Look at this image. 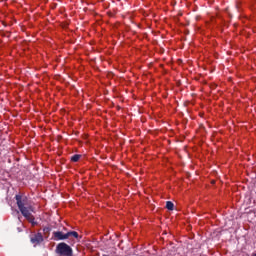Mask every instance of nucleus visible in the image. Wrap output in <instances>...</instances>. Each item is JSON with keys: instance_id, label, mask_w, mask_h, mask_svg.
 Segmentation results:
<instances>
[{"instance_id": "nucleus-8", "label": "nucleus", "mask_w": 256, "mask_h": 256, "mask_svg": "<svg viewBox=\"0 0 256 256\" xmlns=\"http://www.w3.org/2000/svg\"><path fill=\"white\" fill-rule=\"evenodd\" d=\"M81 159V155H79V154H75V155H73L72 157H71V161L73 162V163H77V161H79Z\"/></svg>"}, {"instance_id": "nucleus-5", "label": "nucleus", "mask_w": 256, "mask_h": 256, "mask_svg": "<svg viewBox=\"0 0 256 256\" xmlns=\"http://www.w3.org/2000/svg\"><path fill=\"white\" fill-rule=\"evenodd\" d=\"M31 243H33L34 245H39L40 243H43V234H41L40 232H38L37 234H34L31 238H30Z\"/></svg>"}, {"instance_id": "nucleus-9", "label": "nucleus", "mask_w": 256, "mask_h": 256, "mask_svg": "<svg viewBox=\"0 0 256 256\" xmlns=\"http://www.w3.org/2000/svg\"><path fill=\"white\" fill-rule=\"evenodd\" d=\"M43 231H44V233H50L51 232V228L45 227V228H43Z\"/></svg>"}, {"instance_id": "nucleus-7", "label": "nucleus", "mask_w": 256, "mask_h": 256, "mask_svg": "<svg viewBox=\"0 0 256 256\" xmlns=\"http://www.w3.org/2000/svg\"><path fill=\"white\" fill-rule=\"evenodd\" d=\"M166 209H168V211H173V209H175V204H173V202H171V201H167Z\"/></svg>"}, {"instance_id": "nucleus-3", "label": "nucleus", "mask_w": 256, "mask_h": 256, "mask_svg": "<svg viewBox=\"0 0 256 256\" xmlns=\"http://www.w3.org/2000/svg\"><path fill=\"white\" fill-rule=\"evenodd\" d=\"M15 200L19 210L26 207L25 205H27V197L18 194L15 196Z\"/></svg>"}, {"instance_id": "nucleus-1", "label": "nucleus", "mask_w": 256, "mask_h": 256, "mask_svg": "<svg viewBox=\"0 0 256 256\" xmlns=\"http://www.w3.org/2000/svg\"><path fill=\"white\" fill-rule=\"evenodd\" d=\"M55 253L58 256H73V248L65 242L57 244Z\"/></svg>"}, {"instance_id": "nucleus-2", "label": "nucleus", "mask_w": 256, "mask_h": 256, "mask_svg": "<svg viewBox=\"0 0 256 256\" xmlns=\"http://www.w3.org/2000/svg\"><path fill=\"white\" fill-rule=\"evenodd\" d=\"M23 217L29 221V223H32V225H37V222H35V216L31 214V211H33V207L31 206H25L24 208H20L19 210Z\"/></svg>"}, {"instance_id": "nucleus-6", "label": "nucleus", "mask_w": 256, "mask_h": 256, "mask_svg": "<svg viewBox=\"0 0 256 256\" xmlns=\"http://www.w3.org/2000/svg\"><path fill=\"white\" fill-rule=\"evenodd\" d=\"M67 235V239H69L70 237H74V239H79V233H77V231H69L66 233Z\"/></svg>"}, {"instance_id": "nucleus-4", "label": "nucleus", "mask_w": 256, "mask_h": 256, "mask_svg": "<svg viewBox=\"0 0 256 256\" xmlns=\"http://www.w3.org/2000/svg\"><path fill=\"white\" fill-rule=\"evenodd\" d=\"M54 241H65L67 238V233H63L61 231H54L52 233Z\"/></svg>"}]
</instances>
